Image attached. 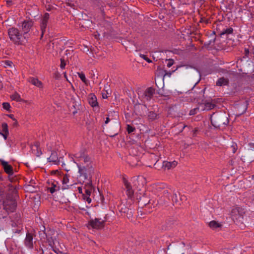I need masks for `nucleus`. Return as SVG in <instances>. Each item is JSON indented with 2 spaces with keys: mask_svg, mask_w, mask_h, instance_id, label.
<instances>
[{
  "mask_svg": "<svg viewBox=\"0 0 254 254\" xmlns=\"http://www.w3.org/2000/svg\"><path fill=\"white\" fill-rule=\"evenodd\" d=\"M8 191L5 199L3 201V206L6 211L13 212L17 206L15 199L17 191L15 188L12 185L8 186Z\"/></svg>",
  "mask_w": 254,
  "mask_h": 254,
  "instance_id": "obj_1",
  "label": "nucleus"
},
{
  "mask_svg": "<svg viewBox=\"0 0 254 254\" xmlns=\"http://www.w3.org/2000/svg\"><path fill=\"white\" fill-rule=\"evenodd\" d=\"M78 169V182L83 184L84 182H92L91 179L94 173V168L93 165L82 166L77 164Z\"/></svg>",
  "mask_w": 254,
  "mask_h": 254,
  "instance_id": "obj_2",
  "label": "nucleus"
},
{
  "mask_svg": "<svg viewBox=\"0 0 254 254\" xmlns=\"http://www.w3.org/2000/svg\"><path fill=\"white\" fill-rule=\"evenodd\" d=\"M69 157L76 164H81L82 166L92 165L91 158L85 149H82L74 154L70 155Z\"/></svg>",
  "mask_w": 254,
  "mask_h": 254,
  "instance_id": "obj_3",
  "label": "nucleus"
},
{
  "mask_svg": "<svg viewBox=\"0 0 254 254\" xmlns=\"http://www.w3.org/2000/svg\"><path fill=\"white\" fill-rule=\"evenodd\" d=\"M7 32L10 40L15 45H23L27 41V36L24 35L15 27L9 28Z\"/></svg>",
  "mask_w": 254,
  "mask_h": 254,
  "instance_id": "obj_4",
  "label": "nucleus"
},
{
  "mask_svg": "<svg viewBox=\"0 0 254 254\" xmlns=\"http://www.w3.org/2000/svg\"><path fill=\"white\" fill-rule=\"evenodd\" d=\"M211 122L215 127H220L223 125H227L228 123V118L225 114H213L211 117Z\"/></svg>",
  "mask_w": 254,
  "mask_h": 254,
  "instance_id": "obj_5",
  "label": "nucleus"
},
{
  "mask_svg": "<svg viewBox=\"0 0 254 254\" xmlns=\"http://www.w3.org/2000/svg\"><path fill=\"white\" fill-rule=\"evenodd\" d=\"M155 92L154 89L152 87L147 88L142 95H139V98L143 102L149 101L152 98Z\"/></svg>",
  "mask_w": 254,
  "mask_h": 254,
  "instance_id": "obj_6",
  "label": "nucleus"
},
{
  "mask_svg": "<svg viewBox=\"0 0 254 254\" xmlns=\"http://www.w3.org/2000/svg\"><path fill=\"white\" fill-rule=\"evenodd\" d=\"M244 210L240 207H236L233 208L231 211L232 217L234 221L239 220L241 221L243 219Z\"/></svg>",
  "mask_w": 254,
  "mask_h": 254,
  "instance_id": "obj_7",
  "label": "nucleus"
},
{
  "mask_svg": "<svg viewBox=\"0 0 254 254\" xmlns=\"http://www.w3.org/2000/svg\"><path fill=\"white\" fill-rule=\"evenodd\" d=\"M33 25V22L32 20H24L21 23V29L22 33L24 35L27 34L30 31Z\"/></svg>",
  "mask_w": 254,
  "mask_h": 254,
  "instance_id": "obj_8",
  "label": "nucleus"
},
{
  "mask_svg": "<svg viewBox=\"0 0 254 254\" xmlns=\"http://www.w3.org/2000/svg\"><path fill=\"white\" fill-rule=\"evenodd\" d=\"M105 221L100 218H95L89 222V224L94 229H100L104 227Z\"/></svg>",
  "mask_w": 254,
  "mask_h": 254,
  "instance_id": "obj_9",
  "label": "nucleus"
},
{
  "mask_svg": "<svg viewBox=\"0 0 254 254\" xmlns=\"http://www.w3.org/2000/svg\"><path fill=\"white\" fill-rule=\"evenodd\" d=\"M50 15L48 13L44 14L41 22L40 28L41 31V38L43 36L44 34L46 31V29L47 26V23L49 19Z\"/></svg>",
  "mask_w": 254,
  "mask_h": 254,
  "instance_id": "obj_10",
  "label": "nucleus"
},
{
  "mask_svg": "<svg viewBox=\"0 0 254 254\" xmlns=\"http://www.w3.org/2000/svg\"><path fill=\"white\" fill-rule=\"evenodd\" d=\"M48 186L47 187V190L51 193H53L60 190L59 184L56 181H49L48 182Z\"/></svg>",
  "mask_w": 254,
  "mask_h": 254,
  "instance_id": "obj_11",
  "label": "nucleus"
},
{
  "mask_svg": "<svg viewBox=\"0 0 254 254\" xmlns=\"http://www.w3.org/2000/svg\"><path fill=\"white\" fill-rule=\"evenodd\" d=\"M25 246L29 249L33 248V237L31 233H27L24 240Z\"/></svg>",
  "mask_w": 254,
  "mask_h": 254,
  "instance_id": "obj_12",
  "label": "nucleus"
},
{
  "mask_svg": "<svg viewBox=\"0 0 254 254\" xmlns=\"http://www.w3.org/2000/svg\"><path fill=\"white\" fill-rule=\"evenodd\" d=\"M123 182L125 186L127 195L129 198L132 197L134 194V190L132 189L131 186L126 179H124Z\"/></svg>",
  "mask_w": 254,
  "mask_h": 254,
  "instance_id": "obj_13",
  "label": "nucleus"
},
{
  "mask_svg": "<svg viewBox=\"0 0 254 254\" xmlns=\"http://www.w3.org/2000/svg\"><path fill=\"white\" fill-rule=\"evenodd\" d=\"M0 162L3 168V169L6 173L9 175H11L13 173V168L11 166L8 165V163L4 160L0 159Z\"/></svg>",
  "mask_w": 254,
  "mask_h": 254,
  "instance_id": "obj_14",
  "label": "nucleus"
},
{
  "mask_svg": "<svg viewBox=\"0 0 254 254\" xmlns=\"http://www.w3.org/2000/svg\"><path fill=\"white\" fill-rule=\"evenodd\" d=\"M31 149L32 152L38 157L42 154V151L39 148V144L37 142L31 146Z\"/></svg>",
  "mask_w": 254,
  "mask_h": 254,
  "instance_id": "obj_15",
  "label": "nucleus"
},
{
  "mask_svg": "<svg viewBox=\"0 0 254 254\" xmlns=\"http://www.w3.org/2000/svg\"><path fill=\"white\" fill-rule=\"evenodd\" d=\"M84 187L86 195L90 196L93 187L92 182H84Z\"/></svg>",
  "mask_w": 254,
  "mask_h": 254,
  "instance_id": "obj_16",
  "label": "nucleus"
},
{
  "mask_svg": "<svg viewBox=\"0 0 254 254\" xmlns=\"http://www.w3.org/2000/svg\"><path fill=\"white\" fill-rule=\"evenodd\" d=\"M88 102L89 104L92 107H95L98 106V102L97 101V98L95 95L90 94L88 96Z\"/></svg>",
  "mask_w": 254,
  "mask_h": 254,
  "instance_id": "obj_17",
  "label": "nucleus"
},
{
  "mask_svg": "<svg viewBox=\"0 0 254 254\" xmlns=\"http://www.w3.org/2000/svg\"><path fill=\"white\" fill-rule=\"evenodd\" d=\"M29 81L33 85L39 87L40 88H43V84L42 82L39 80L37 78L34 77H30L29 79Z\"/></svg>",
  "mask_w": 254,
  "mask_h": 254,
  "instance_id": "obj_18",
  "label": "nucleus"
},
{
  "mask_svg": "<svg viewBox=\"0 0 254 254\" xmlns=\"http://www.w3.org/2000/svg\"><path fill=\"white\" fill-rule=\"evenodd\" d=\"M178 164V162L176 161L172 162H164L163 166L167 169H171L175 167Z\"/></svg>",
  "mask_w": 254,
  "mask_h": 254,
  "instance_id": "obj_19",
  "label": "nucleus"
},
{
  "mask_svg": "<svg viewBox=\"0 0 254 254\" xmlns=\"http://www.w3.org/2000/svg\"><path fill=\"white\" fill-rule=\"evenodd\" d=\"M228 83V80L225 78L222 77L220 78L216 82V84L217 86H223L226 85Z\"/></svg>",
  "mask_w": 254,
  "mask_h": 254,
  "instance_id": "obj_20",
  "label": "nucleus"
},
{
  "mask_svg": "<svg viewBox=\"0 0 254 254\" xmlns=\"http://www.w3.org/2000/svg\"><path fill=\"white\" fill-rule=\"evenodd\" d=\"M69 182V179L66 176H64L62 180L63 186L62 189L63 190L67 189L68 188L69 186L67 185V183Z\"/></svg>",
  "mask_w": 254,
  "mask_h": 254,
  "instance_id": "obj_21",
  "label": "nucleus"
},
{
  "mask_svg": "<svg viewBox=\"0 0 254 254\" xmlns=\"http://www.w3.org/2000/svg\"><path fill=\"white\" fill-rule=\"evenodd\" d=\"M148 119L150 121H154L158 118V115L156 113L150 111L148 114Z\"/></svg>",
  "mask_w": 254,
  "mask_h": 254,
  "instance_id": "obj_22",
  "label": "nucleus"
},
{
  "mask_svg": "<svg viewBox=\"0 0 254 254\" xmlns=\"http://www.w3.org/2000/svg\"><path fill=\"white\" fill-rule=\"evenodd\" d=\"M209 226L211 228L213 229H216L217 228L221 227L222 225L215 221H212L210 222Z\"/></svg>",
  "mask_w": 254,
  "mask_h": 254,
  "instance_id": "obj_23",
  "label": "nucleus"
},
{
  "mask_svg": "<svg viewBox=\"0 0 254 254\" xmlns=\"http://www.w3.org/2000/svg\"><path fill=\"white\" fill-rule=\"evenodd\" d=\"M214 106V104H213L211 103H209V102H207V103H206L204 104V107L202 108L201 110H211L212 108H213Z\"/></svg>",
  "mask_w": 254,
  "mask_h": 254,
  "instance_id": "obj_24",
  "label": "nucleus"
},
{
  "mask_svg": "<svg viewBox=\"0 0 254 254\" xmlns=\"http://www.w3.org/2000/svg\"><path fill=\"white\" fill-rule=\"evenodd\" d=\"M50 162H53L54 164H57L58 161V157L56 153H52L51 155L49 158Z\"/></svg>",
  "mask_w": 254,
  "mask_h": 254,
  "instance_id": "obj_25",
  "label": "nucleus"
},
{
  "mask_svg": "<svg viewBox=\"0 0 254 254\" xmlns=\"http://www.w3.org/2000/svg\"><path fill=\"white\" fill-rule=\"evenodd\" d=\"M11 98L13 100L20 101L21 100L20 96L17 93H15L11 96Z\"/></svg>",
  "mask_w": 254,
  "mask_h": 254,
  "instance_id": "obj_26",
  "label": "nucleus"
},
{
  "mask_svg": "<svg viewBox=\"0 0 254 254\" xmlns=\"http://www.w3.org/2000/svg\"><path fill=\"white\" fill-rule=\"evenodd\" d=\"M2 64L4 67H11L13 63L10 61H4L2 62Z\"/></svg>",
  "mask_w": 254,
  "mask_h": 254,
  "instance_id": "obj_27",
  "label": "nucleus"
},
{
  "mask_svg": "<svg viewBox=\"0 0 254 254\" xmlns=\"http://www.w3.org/2000/svg\"><path fill=\"white\" fill-rule=\"evenodd\" d=\"M2 130L3 132L8 133V126L7 124L3 123L1 125Z\"/></svg>",
  "mask_w": 254,
  "mask_h": 254,
  "instance_id": "obj_28",
  "label": "nucleus"
},
{
  "mask_svg": "<svg viewBox=\"0 0 254 254\" xmlns=\"http://www.w3.org/2000/svg\"><path fill=\"white\" fill-rule=\"evenodd\" d=\"M25 190H26V191H29L30 192H34L35 191V188L33 187L31 185H29L25 187Z\"/></svg>",
  "mask_w": 254,
  "mask_h": 254,
  "instance_id": "obj_29",
  "label": "nucleus"
},
{
  "mask_svg": "<svg viewBox=\"0 0 254 254\" xmlns=\"http://www.w3.org/2000/svg\"><path fill=\"white\" fill-rule=\"evenodd\" d=\"M231 148H232V152L233 153H235L237 149H238V146H237V144L235 143V142H232V144L231 145Z\"/></svg>",
  "mask_w": 254,
  "mask_h": 254,
  "instance_id": "obj_30",
  "label": "nucleus"
},
{
  "mask_svg": "<svg viewBox=\"0 0 254 254\" xmlns=\"http://www.w3.org/2000/svg\"><path fill=\"white\" fill-rule=\"evenodd\" d=\"M233 30L232 28H229L223 31L221 34L224 35L225 34H231L233 32Z\"/></svg>",
  "mask_w": 254,
  "mask_h": 254,
  "instance_id": "obj_31",
  "label": "nucleus"
},
{
  "mask_svg": "<svg viewBox=\"0 0 254 254\" xmlns=\"http://www.w3.org/2000/svg\"><path fill=\"white\" fill-rule=\"evenodd\" d=\"M78 76L80 78V79L84 82H86V79L85 77V75L83 73H78Z\"/></svg>",
  "mask_w": 254,
  "mask_h": 254,
  "instance_id": "obj_32",
  "label": "nucleus"
},
{
  "mask_svg": "<svg viewBox=\"0 0 254 254\" xmlns=\"http://www.w3.org/2000/svg\"><path fill=\"white\" fill-rule=\"evenodd\" d=\"M127 131L128 133H130L134 131L135 130V128L131 126L130 125H127Z\"/></svg>",
  "mask_w": 254,
  "mask_h": 254,
  "instance_id": "obj_33",
  "label": "nucleus"
},
{
  "mask_svg": "<svg viewBox=\"0 0 254 254\" xmlns=\"http://www.w3.org/2000/svg\"><path fill=\"white\" fill-rule=\"evenodd\" d=\"M2 107L6 110H8L10 108V105L8 103L4 102L2 104Z\"/></svg>",
  "mask_w": 254,
  "mask_h": 254,
  "instance_id": "obj_34",
  "label": "nucleus"
},
{
  "mask_svg": "<svg viewBox=\"0 0 254 254\" xmlns=\"http://www.w3.org/2000/svg\"><path fill=\"white\" fill-rule=\"evenodd\" d=\"M167 62V66L168 67H170L174 64V61L172 59L168 60Z\"/></svg>",
  "mask_w": 254,
  "mask_h": 254,
  "instance_id": "obj_35",
  "label": "nucleus"
},
{
  "mask_svg": "<svg viewBox=\"0 0 254 254\" xmlns=\"http://www.w3.org/2000/svg\"><path fill=\"white\" fill-rule=\"evenodd\" d=\"M140 57L149 63L152 62V61L144 55H140Z\"/></svg>",
  "mask_w": 254,
  "mask_h": 254,
  "instance_id": "obj_36",
  "label": "nucleus"
},
{
  "mask_svg": "<svg viewBox=\"0 0 254 254\" xmlns=\"http://www.w3.org/2000/svg\"><path fill=\"white\" fill-rule=\"evenodd\" d=\"M65 63L64 61V60L61 59V64L60 67L62 69H64L65 67Z\"/></svg>",
  "mask_w": 254,
  "mask_h": 254,
  "instance_id": "obj_37",
  "label": "nucleus"
},
{
  "mask_svg": "<svg viewBox=\"0 0 254 254\" xmlns=\"http://www.w3.org/2000/svg\"><path fill=\"white\" fill-rule=\"evenodd\" d=\"M9 134V132L8 133H6V132H0V135H2L4 139L5 140L7 139V136Z\"/></svg>",
  "mask_w": 254,
  "mask_h": 254,
  "instance_id": "obj_38",
  "label": "nucleus"
},
{
  "mask_svg": "<svg viewBox=\"0 0 254 254\" xmlns=\"http://www.w3.org/2000/svg\"><path fill=\"white\" fill-rule=\"evenodd\" d=\"M84 199L86 200V201L90 203L91 202V199L89 197V196L88 195H84Z\"/></svg>",
  "mask_w": 254,
  "mask_h": 254,
  "instance_id": "obj_39",
  "label": "nucleus"
},
{
  "mask_svg": "<svg viewBox=\"0 0 254 254\" xmlns=\"http://www.w3.org/2000/svg\"><path fill=\"white\" fill-rule=\"evenodd\" d=\"M198 110H199L198 108H195V109H194L193 110H190V115H193L195 114L196 113V111Z\"/></svg>",
  "mask_w": 254,
  "mask_h": 254,
  "instance_id": "obj_40",
  "label": "nucleus"
},
{
  "mask_svg": "<svg viewBox=\"0 0 254 254\" xmlns=\"http://www.w3.org/2000/svg\"><path fill=\"white\" fill-rule=\"evenodd\" d=\"M249 53H250V52H249V49L248 48H245V57H244V58H245V57L248 58L249 57Z\"/></svg>",
  "mask_w": 254,
  "mask_h": 254,
  "instance_id": "obj_41",
  "label": "nucleus"
},
{
  "mask_svg": "<svg viewBox=\"0 0 254 254\" xmlns=\"http://www.w3.org/2000/svg\"><path fill=\"white\" fill-rule=\"evenodd\" d=\"M129 211V210L128 209L125 208V210H124L123 208H122L121 209V212L122 213H128Z\"/></svg>",
  "mask_w": 254,
  "mask_h": 254,
  "instance_id": "obj_42",
  "label": "nucleus"
},
{
  "mask_svg": "<svg viewBox=\"0 0 254 254\" xmlns=\"http://www.w3.org/2000/svg\"><path fill=\"white\" fill-rule=\"evenodd\" d=\"M175 200V201L176 202H177L178 201V199H177V195L176 193H175L173 195V200Z\"/></svg>",
  "mask_w": 254,
  "mask_h": 254,
  "instance_id": "obj_43",
  "label": "nucleus"
},
{
  "mask_svg": "<svg viewBox=\"0 0 254 254\" xmlns=\"http://www.w3.org/2000/svg\"><path fill=\"white\" fill-rule=\"evenodd\" d=\"M8 117L10 118L13 121H15V119L14 117V115L12 114H10L8 115Z\"/></svg>",
  "mask_w": 254,
  "mask_h": 254,
  "instance_id": "obj_44",
  "label": "nucleus"
},
{
  "mask_svg": "<svg viewBox=\"0 0 254 254\" xmlns=\"http://www.w3.org/2000/svg\"><path fill=\"white\" fill-rule=\"evenodd\" d=\"M110 121V119L109 117L106 118V120L105 121V124H107Z\"/></svg>",
  "mask_w": 254,
  "mask_h": 254,
  "instance_id": "obj_45",
  "label": "nucleus"
},
{
  "mask_svg": "<svg viewBox=\"0 0 254 254\" xmlns=\"http://www.w3.org/2000/svg\"><path fill=\"white\" fill-rule=\"evenodd\" d=\"M14 121V123L13 124V125L14 126H16L17 125V124H18V123H17V121L16 120H15V121Z\"/></svg>",
  "mask_w": 254,
  "mask_h": 254,
  "instance_id": "obj_46",
  "label": "nucleus"
},
{
  "mask_svg": "<svg viewBox=\"0 0 254 254\" xmlns=\"http://www.w3.org/2000/svg\"><path fill=\"white\" fill-rule=\"evenodd\" d=\"M78 191L79 193H82V188L81 187H78Z\"/></svg>",
  "mask_w": 254,
  "mask_h": 254,
  "instance_id": "obj_47",
  "label": "nucleus"
},
{
  "mask_svg": "<svg viewBox=\"0 0 254 254\" xmlns=\"http://www.w3.org/2000/svg\"><path fill=\"white\" fill-rule=\"evenodd\" d=\"M77 111H76V110H74V111H73L72 112V113H73V114H74H74H75L76 113H77Z\"/></svg>",
  "mask_w": 254,
  "mask_h": 254,
  "instance_id": "obj_48",
  "label": "nucleus"
},
{
  "mask_svg": "<svg viewBox=\"0 0 254 254\" xmlns=\"http://www.w3.org/2000/svg\"><path fill=\"white\" fill-rule=\"evenodd\" d=\"M103 97L104 98H107V96H106V95L105 96V95H103Z\"/></svg>",
  "mask_w": 254,
  "mask_h": 254,
  "instance_id": "obj_49",
  "label": "nucleus"
},
{
  "mask_svg": "<svg viewBox=\"0 0 254 254\" xmlns=\"http://www.w3.org/2000/svg\"><path fill=\"white\" fill-rule=\"evenodd\" d=\"M251 147H253L254 148V143H252L251 145Z\"/></svg>",
  "mask_w": 254,
  "mask_h": 254,
  "instance_id": "obj_50",
  "label": "nucleus"
},
{
  "mask_svg": "<svg viewBox=\"0 0 254 254\" xmlns=\"http://www.w3.org/2000/svg\"><path fill=\"white\" fill-rule=\"evenodd\" d=\"M2 87L1 84L0 83V88Z\"/></svg>",
  "mask_w": 254,
  "mask_h": 254,
  "instance_id": "obj_51",
  "label": "nucleus"
},
{
  "mask_svg": "<svg viewBox=\"0 0 254 254\" xmlns=\"http://www.w3.org/2000/svg\"><path fill=\"white\" fill-rule=\"evenodd\" d=\"M7 2H11V1H7Z\"/></svg>",
  "mask_w": 254,
  "mask_h": 254,
  "instance_id": "obj_52",
  "label": "nucleus"
}]
</instances>
